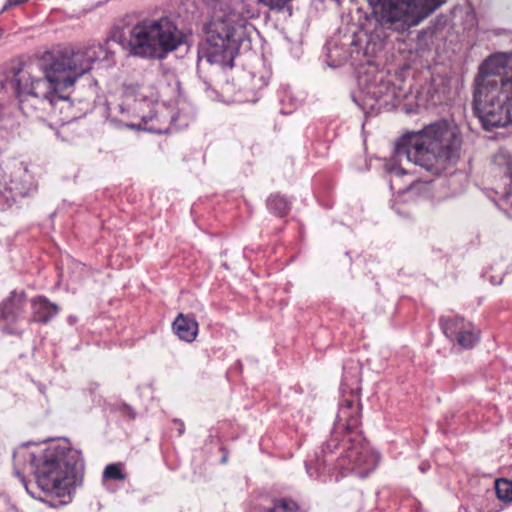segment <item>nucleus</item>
Returning <instances> with one entry per match:
<instances>
[{
  "label": "nucleus",
  "mask_w": 512,
  "mask_h": 512,
  "mask_svg": "<svg viewBox=\"0 0 512 512\" xmlns=\"http://www.w3.org/2000/svg\"><path fill=\"white\" fill-rule=\"evenodd\" d=\"M111 55L105 45L93 43L79 49L65 47L13 64L9 77L19 97L20 109L28 117L42 118V114L50 112L58 102L69 100L66 91L88 73L94 63L110 61Z\"/></svg>",
  "instance_id": "f257e3e1"
},
{
  "label": "nucleus",
  "mask_w": 512,
  "mask_h": 512,
  "mask_svg": "<svg viewBox=\"0 0 512 512\" xmlns=\"http://www.w3.org/2000/svg\"><path fill=\"white\" fill-rule=\"evenodd\" d=\"M462 140L455 127L437 122L417 132L404 135L397 143L393 157L386 163L394 188L409 173L403 161L420 166L432 174H440L456 164L460 157Z\"/></svg>",
  "instance_id": "f03ea898"
},
{
  "label": "nucleus",
  "mask_w": 512,
  "mask_h": 512,
  "mask_svg": "<svg viewBox=\"0 0 512 512\" xmlns=\"http://www.w3.org/2000/svg\"><path fill=\"white\" fill-rule=\"evenodd\" d=\"M212 16L206 24L207 39L198 50L199 60L232 66L240 44L254 27L248 22L258 11L244 0H212Z\"/></svg>",
  "instance_id": "7ed1b4c3"
},
{
  "label": "nucleus",
  "mask_w": 512,
  "mask_h": 512,
  "mask_svg": "<svg viewBox=\"0 0 512 512\" xmlns=\"http://www.w3.org/2000/svg\"><path fill=\"white\" fill-rule=\"evenodd\" d=\"M28 459L35 477V487L26 483V491L35 499L47 502L48 498L64 497L70 494L75 483V470L81 455L77 450L55 443L26 445L14 453V459ZM17 475L20 477L18 471Z\"/></svg>",
  "instance_id": "20e7f679"
},
{
  "label": "nucleus",
  "mask_w": 512,
  "mask_h": 512,
  "mask_svg": "<svg viewBox=\"0 0 512 512\" xmlns=\"http://www.w3.org/2000/svg\"><path fill=\"white\" fill-rule=\"evenodd\" d=\"M446 0H367L368 11L362 22L367 49L381 51L393 35H403L419 25Z\"/></svg>",
  "instance_id": "39448f33"
},
{
  "label": "nucleus",
  "mask_w": 512,
  "mask_h": 512,
  "mask_svg": "<svg viewBox=\"0 0 512 512\" xmlns=\"http://www.w3.org/2000/svg\"><path fill=\"white\" fill-rule=\"evenodd\" d=\"M473 103L486 130L512 124V67L502 55L489 57L481 65Z\"/></svg>",
  "instance_id": "423d86ee"
},
{
  "label": "nucleus",
  "mask_w": 512,
  "mask_h": 512,
  "mask_svg": "<svg viewBox=\"0 0 512 512\" xmlns=\"http://www.w3.org/2000/svg\"><path fill=\"white\" fill-rule=\"evenodd\" d=\"M186 43L187 35L168 16L139 21L130 30L128 40L133 55L159 60Z\"/></svg>",
  "instance_id": "0eeeda50"
},
{
  "label": "nucleus",
  "mask_w": 512,
  "mask_h": 512,
  "mask_svg": "<svg viewBox=\"0 0 512 512\" xmlns=\"http://www.w3.org/2000/svg\"><path fill=\"white\" fill-rule=\"evenodd\" d=\"M345 459L348 461V470L360 477H366L377 466L379 456L366 443L358 440L347 449Z\"/></svg>",
  "instance_id": "6e6552de"
},
{
  "label": "nucleus",
  "mask_w": 512,
  "mask_h": 512,
  "mask_svg": "<svg viewBox=\"0 0 512 512\" xmlns=\"http://www.w3.org/2000/svg\"><path fill=\"white\" fill-rule=\"evenodd\" d=\"M441 326L449 339H456L463 348H472L479 340V330L459 317H442Z\"/></svg>",
  "instance_id": "1a4fd4ad"
},
{
  "label": "nucleus",
  "mask_w": 512,
  "mask_h": 512,
  "mask_svg": "<svg viewBox=\"0 0 512 512\" xmlns=\"http://www.w3.org/2000/svg\"><path fill=\"white\" fill-rule=\"evenodd\" d=\"M26 295L23 291H12L10 296L0 304V322H16L24 312Z\"/></svg>",
  "instance_id": "9d476101"
},
{
  "label": "nucleus",
  "mask_w": 512,
  "mask_h": 512,
  "mask_svg": "<svg viewBox=\"0 0 512 512\" xmlns=\"http://www.w3.org/2000/svg\"><path fill=\"white\" fill-rule=\"evenodd\" d=\"M174 333L182 341L191 343L198 335L197 321L188 315L179 314L172 324Z\"/></svg>",
  "instance_id": "9b49d317"
},
{
  "label": "nucleus",
  "mask_w": 512,
  "mask_h": 512,
  "mask_svg": "<svg viewBox=\"0 0 512 512\" xmlns=\"http://www.w3.org/2000/svg\"><path fill=\"white\" fill-rule=\"evenodd\" d=\"M339 421L345 422L347 431H353L360 424L359 405L351 399H344L338 412Z\"/></svg>",
  "instance_id": "f8f14e48"
},
{
  "label": "nucleus",
  "mask_w": 512,
  "mask_h": 512,
  "mask_svg": "<svg viewBox=\"0 0 512 512\" xmlns=\"http://www.w3.org/2000/svg\"><path fill=\"white\" fill-rule=\"evenodd\" d=\"M32 310L33 321L47 323L58 313L59 308L45 297H38L32 301Z\"/></svg>",
  "instance_id": "ddd939ff"
},
{
  "label": "nucleus",
  "mask_w": 512,
  "mask_h": 512,
  "mask_svg": "<svg viewBox=\"0 0 512 512\" xmlns=\"http://www.w3.org/2000/svg\"><path fill=\"white\" fill-rule=\"evenodd\" d=\"M363 93L362 104L358 103V105L361 106L363 110L373 109L376 102L382 97L383 89L376 85H369Z\"/></svg>",
  "instance_id": "4468645a"
},
{
  "label": "nucleus",
  "mask_w": 512,
  "mask_h": 512,
  "mask_svg": "<svg viewBox=\"0 0 512 512\" xmlns=\"http://www.w3.org/2000/svg\"><path fill=\"white\" fill-rule=\"evenodd\" d=\"M159 94L154 86L141 85L135 91V101L147 103V105L154 104L158 101Z\"/></svg>",
  "instance_id": "2eb2a0df"
},
{
  "label": "nucleus",
  "mask_w": 512,
  "mask_h": 512,
  "mask_svg": "<svg viewBox=\"0 0 512 512\" xmlns=\"http://www.w3.org/2000/svg\"><path fill=\"white\" fill-rule=\"evenodd\" d=\"M494 162L511 179L512 182V152L501 150L494 157Z\"/></svg>",
  "instance_id": "dca6fc26"
},
{
  "label": "nucleus",
  "mask_w": 512,
  "mask_h": 512,
  "mask_svg": "<svg viewBox=\"0 0 512 512\" xmlns=\"http://www.w3.org/2000/svg\"><path fill=\"white\" fill-rule=\"evenodd\" d=\"M268 208L279 216L285 215L289 210L288 201L280 195H272L267 200Z\"/></svg>",
  "instance_id": "f3484780"
},
{
  "label": "nucleus",
  "mask_w": 512,
  "mask_h": 512,
  "mask_svg": "<svg viewBox=\"0 0 512 512\" xmlns=\"http://www.w3.org/2000/svg\"><path fill=\"white\" fill-rule=\"evenodd\" d=\"M495 490L499 500L512 502V481L507 479L497 480L495 483Z\"/></svg>",
  "instance_id": "a211bd4d"
},
{
  "label": "nucleus",
  "mask_w": 512,
  "mask_h": 512,
  "mask_svg": "<svg viewBox=\"0 0 512 512\" xmlns=\"http://www.w3.org/2000/svg\"><path fill=\"white\" fill-rule=\"evenodd\" d=\"M269 512H301L295 502L291 500H279L274 503V506Z\"/></svg>",
  "instance_id": "6ab92c4d"
},
{
  "label": "nucleus",
  "mask_w": 512,
  "mask_h": 512,
  "mask_svg": "<svg viewBox=\"0 0 512 512\" xmlns=\"http://www.w3.org/2000/svg\"><path fill=\"white\" fill-rule=\"evenodd\" d=\"M103 477L105 479H114V480H124L125 475L121 471L119 464H109L106 466L103 472Z\"/></svg>",
  "instance_id": "aec40b11"
},
{
  "label": "nucleus",
  "mask_w": 512,
  "mask_h": 512,
  "mask_svg": "<svg viewBox=\"0 0 512 512\" xmlns=\"http://www.w3.org/2000/svg\"><path fill=\"white\" fill-rule=\"evenodd\" d=\"M3 189H8L10 191H14L18 195H21V196H24L26 194L25 187L21 183L14 182L13 180H11L9 184L2 183L0 181V192H2Z\"/></svg>",
  "instance_id": "412c9836"
},
{
  "label": "nucleus",
  "mask_w": 512,
  "mask_h": 512,
  "mask_svg": "<svg viewBox=\"0 0 512 512\" xmlns=\"http://www.w3.org/2000/svg\"><path fill=\"white\" fill-rule=\"evenodd\" d=\"M499 206L506 213L512 214V184L510 185L509 191L501 198Z\"/></svg>",
  "instance_id": "4be33fe9"
},
{
  "label": "nucleus",
  "mask_w": 512,
  "mask_h": 512,
  "mask_svg": "<svg viewBox=\"0 0 512 512\" xmlns=\"http://www.w3.org/2000/svg\"><path fill=\"white\" fill-rule=\"evenodd\" d=\"M28 1L29 0H6L3 10H7L8 8L13 7V6L22 5Z\"/></svg>",
  "instance_id": "5701e85b"
},
{
  "label": "nucleus",
  "mask_w": 512,
  "mask_h": 512,
  "mask_svg": "<svg viewBox=\"0 0 512 512\" xmlns=\"http://www.w3.org/2000/svg\"><path fill=\"white\" fill-rule=\"evenodd\" d=\"M416 183H417V181L412 179L410 182L407 183V188L403 189V188L399 187L398 191L405 192V191L412 190L415 187Z\"/></svg>",
  "instance_id": "b1692460"
},
{
  "label": "nucleus",
  "mask_w": 512,
  "mask_h": 512,
  "mask_svg": "<svg viewBox=\"0 0 512 512\" xmlns=\"http://www.w3.org/2000/svg\"><path fill=\"white\" fill-rule=\"evenodd\" d=\"M428 468H429V465L424 464V463H423V464H421V465L419 466V469H420V470H421V472H423V473H424Z\"/></svg>",
  "instance_id": "393cba45"
},
{
  "label": "nucleus",
  "mask_w": 512,
  "mask_h": 512,
  "mask_svg": "<svg viewBox=\"0 0 512 512\" xmlns=\"http://www.w3.org/2000/svg\"><path fill=\"white\" fill-rule=\"evenodd\" d=\"M4 331L8 332V333H13L11 330L7 329V328H4Z\"/></svg>",
  "instance_id": "a878e982"
},
{
  "label": "nucleus",
  "mask_w": 512,
  "mask_h": 512,
  "mask_svg": "<svg viewBox=\"0 0 512 512\" xmlns=\"http://www.w3.org/2000/svg\"><path fill=\"white\" fill-rule=\"evenodd\" d=\"M17 172L21 174L23 172V170L21 168H18Z\"/></svg>",
  "instance_id": "bb28decb"
},
{
  "label": "nucleus",
  "mask_w": 512,
  "mask_h": 512,
  "mask_svg": "<svg viewBox=\"0 0 512 512\" xmlns=\"http://www.w3.org/2000/svg\"><path fill=\"white\" fill-rule=\"evenodd\" d=\"M179 432H180V434L183 433V428L182 427L179 429Z\"/></svg>",
  "instance_id": "cd10ccee"
}]
</instances>
